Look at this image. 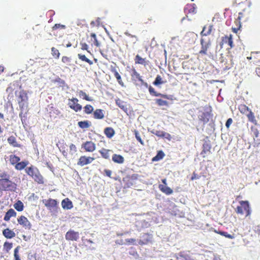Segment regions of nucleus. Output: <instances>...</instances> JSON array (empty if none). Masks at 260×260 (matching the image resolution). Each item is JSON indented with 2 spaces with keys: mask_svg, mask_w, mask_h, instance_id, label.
Returning <instances> with one entry per match:
<instances>
[{
  "mask_svg": "<svg viewBox=\"0 0 260 260\" xmlns=\"http://www.w3.org/2000/svg\"><path fill=\"white\" fill-rule=\"evenodd\" d=\"M15 95L20 110L19 116L23 123L27 118V114L29 110L28 93L26 90L21 89L15 91Z\"/></svg>",
  "mask_w": 260,
  "mask_h": 260,
  "instance_id": "obj_1",
  "label": "nucleus"
},
{
  "mask_svg": "<svg viewBox=\"0 0 260 260\" xmlns=\"http://www.w3.org/2000/svg\"><path fill=\"white\" fill-rule=\"evenodd\" d=\"M213 27V25L212 24L209 25L208 26V31L205 34L207 26H204L200 33L201 36L200 40L201 48L198 53L199 56L202 57L205 55H208L209 54V49L211 45V40L208 36L211 34Z\"/></svg>",
  "mask_w": 260,
  "mask_h": 260,
  "instance_id": "obj_2",
  "label": "nucleus"
},
{
  "mask_svg": "<svg viewBox=\"0 0 260 260\" xmlns=\"http://www.w3.org/2000/svg\"><path fill=\"white\" fill-rule=\"evenodd\" d=\"M25 172L35 182L40 184L44 183V178L39 170L33 166L26 168Z\"/></svg>",
  "mask_w": 260,
  "mask_h": 260,
  "instance_id": "obj_3",
  "label": "nucleus"
},
{
  "mask_svg": "<svg viewBox=\"0 0 260 260\" xmlns=\"http://www.w3.org/2000/svg\"><path fill=\"white\" fill-rule=\"evenodd\" d=\"M17 184L10 179H0V193L4 191L15 192L17 189Z\"/></svg>",
  "mask_w": 260,
  "mask_h": 260,
  "instance_id": "obj_4",
  "label": "nucleus"
},
{
  "mask_svg": "<svg viewBox=\"0 0 260 260\" xmlns=\"http://www.w3.org/2000/svg\"><path fill=\"white\" fill-rule=\"evenodd\" d=\"M79 100L76 98L69 99L68 105L69 107L74 111L77 112L82 110V106L78 103Z\"/></svg>",
  "mask_w": 260,
  "mask_h": 260,
  "instance_id": "obj_5",
  "label": "nucleus"
},
{
  "mask_svg": "<svg viewBox=\"0 0 260 260\" xmlns=\"http://www.w3.org/2000/svg\"><path fill=\"white\" fill-rule=\"evenodd\" d=\"M81 147L85 152H92L95 150L96 145L94 142L89 141L83 143Z\"/></svg>",
  "mask_w": 260,
  "mask_h": 260,
  "instance_id": "obj_6",
  "label": "nucleus"
},
{
  "mask_svg": "<svg viewBox=\"0 0 260 260\" xmlns=\"http://www.w3.org/2000/svg\"><path fill=\"white\" fill-rule=\"evenodd\" d=\"M94 159L95 158L92 157L82 155L79 158L77 162V165L82 167L91 163L94 160Z\"/></svg>",
  "mask_w": 260,
  "mask_h": 260,
  "instance_id": "obj_7",
  "label": "nucleus"
},
{
  "mask_svg": "<svg viewBox=\"0 0 260 260\" xmlns=\"http://www.w3.org/2000/svg\"><path fill=\"white\" fill-rule=\"evenodd\" d=\"M224 45H226L229 46L230 48L233 47L234 45L232 35H230L229 36H225L222 38L221 41L220 43L221 48H223V46Z\"/></svg>",
  "mask_w": 260,
  "mask_h": 260,
  "instance_id": "obj_8",
  "label": "nucleus"
},
{
  "mask_svg": "<svg viewBox=\"0 0 260 260\" xmlns=\"http://www.w3.org/2000/svg\"><path fill=\"white\" fill-rule=\"evenodd\" d=\"M184 11L186 17L188 18L189 15H193L196 13V5L194 4H187L184 9Z\"/></svg>",
  "mask_w": 260,
  "mask_h": 260,
  "instance_id": "obj_9",
  "label": "nucleus"
},
{
  "mask_svg": "<svg viewBox=\"0 0 260 260\" xmlns=\"http://www.w3.org/2000/svg\"><path fill=\"white\" fill-rule=\"evenodd\" d=\"M67 240L77 241L79 238V233L73 230H69L66 234Z\"/></svg>",
  "mask_w": 260,
  "mask_h": 260,
  "instance_id": "obj_10",
  "label": "nucleus"
},
{
  "mask_svg": "<svg viewBox=\"0 0 260 260\" xmlns=\"http://www.w3.org/2000/svg\"><path fill=\"white\" fill-rule=\"evenodd\" d=\"M251 134L253 137L255 143L258 145L260 144V139L258 138L259 133L257 128L255 126L251 127Z\"/></svg>",
  "mask_w": 260,
  "mask_h": 260,
  "instance_id": "obj_11",
  "label": "nucleus"
},
{
  "mask_svg": "<svg viewBox=\"0 0 260 260\" xmlns=\"http://www.w3.org/2000/svg\"><path fill=\"white\" fill-rule=\"evenodd\" d=\"M134 60L136 64H142L144 67L148 66L150 63L149 60L146 58H142L138 54L136 55Z\"/></svg>",
  "mask_w": 260,
  "mask_h": 260,
  "instance_id": "obj_12",
  "label": "nucleus"
},
{
  "mask_svg": "<svg viewBox=\"0 0 260 260\" xmlns=\"http://www.w3.org/2000/svg\"><path fill=\"white\" fill-rule=\"evenodd\" d=\"M124 34L126 36L131 38V40H128L125 41V43H126L125 45H126V47L127 48H128V46H129L128 44L135 45L136 43V42L138 41V37L135 35H133L129 34L127 31L125 32Z\"/></svg>",
  "mask_w": 260,
  "mask_h": 260,
  "instance_id": "obj_13",
  "label": "nucleus"
},
{
  "mask_svg": "<svg viewBox=\"0 0 260 260\" xmlns=\"http://www.w3.org/2000/svg\"><path fill=\"white\" fill-rule=\"evenodd\" d=\"M43 202L45 206L48 207L49 209L56 208L57 206V201L52 199L44 200H43Z\"/></svg>",
  "mask_w": 260,
  "mask_h": 260,
  "instance_id": "obj_14",
  "label": "nucleus"
},
{
  "mask_svg": "<svg viewBox=\"0 0 260 260\" xmlns=\"http://www.w3.org/2000/svg\"><path fill=\"white\" fill-rule=\"evenodd\" d=\"M240 205L237 207V211H249V204L247 201H241Z\"/></svg>",
  "mask_w": 260,
  "mask_h": 260,
  "instance_id": "obj_15",
  "label": "nucleus"
},
{
  "mask_svg": "<svg viewBox=\"0 0 260 260\" xmlns=\"http://www.w3.org/2000/svg\"><path fill=\"white\" fill-rule=\"evenodd\" d=\"M111 72L114 74V77L116 78L117 81L119 85H120L122 87L125 86L122 80L121 77L120 75L118 73L115 68H112L111 69Z\"/></svg>",
  "mask_w": 260,
  "mask_h": 260,
  "instance_id": "obj_16",
  "label": "nucleus"
},
{
  "mask_svg": "<svg viewBox=\"0 0 260 260\" xmlns=\"http://www.w3.org/2000/svg\"><path fill=\"white\" fill-rule=\"evenodd\" d=\"M244 17V14L242 12H239L238 14V17L235 20V22L236 23V25L237 26V28H232V30L234 32L237 33L238 30L240 29L241 27V20Z\"/></svg>",
  "mask_w": 260,
  "mask_h": 260,
  "instance_id": "obj_17",
  "label": "nucleus"
},
{
  "mask_svg": "<svg viewBox=\"0 0 260 260\" xmlns=\"http://www.w3.org/2000/svg\"><path fill=\"white\" fill-rule=\"evenodd\" d=\"M8 143L13 147H21L22 145L17 142L15 137L11 136L7 139Z\"/></svg>",
  "mask_w": 260,
  "mask_h": 260,
  "instance_id": "obj_18",
  "label": "nucleus"
},
{
  "mask_svg": "<svg viewBox=\"0 0 260 260\" xmlns=\"http://www.w3.org/2000/svg\"><path fill=\"white\" fill-rule=\"evenodd\" d=\"M93 116L96 119H102L104 118V111L101 109H96L93 111Z\"/></svg>",
  "mask_w": 260,
  "mask_h": 260,
  "instance_id": "obj_19",
  "label": "nucleus"
},
{
  "mask_svg": "<svg viewBox=\"0 0 260 260\" xmlns=\"http://www.w3.org/2000/svg\"><path fill=\"white\" fill-rule=\"evenodd\" d=\"M61 206L63 209L70 210L73 207V203L69 198H66L62 201Z\"/></svg>",
  "mask_w": 260,
  "mask_h": 260,
  "instance_id": "obj_20",
  "label": "nucleus"
},
{
  "mask_svg": "<svg viewBox=\"0 0 260 260\" xmlns=\"http://www.w3.org/2000/svg\"><path fill=\"white\" fill-rule=\"evenodd\" d=\"M148 90L150 94L152 96H160L164 99H169L168 96L167 95L157 92L155 90L154 88L151 86H149Z\"/></svg>",
  "mask_w": 260,
  "mask_h": 260,
  "instance_id": "obj_21",
  "label": "nucleus"
},
{
  "mask_svg": "<svg viewBox=\"0 0 260 260\" xmlns=\"http://www.w3.org/2000/svg\"><path fill=\"white\" fill-rule=\"evenodd\" d=\"M89 43L91 44V46H95L96 47H99L100 46V43L97 39L96 34L94 33H91L90 34Z\"/></svg>",
  "mask_w": 260,
  "mask_h": 260,
  "instance_id": "obj_22",
  "label": "nucleus"
},
{
  "mask_svg": "<svg viewBox=\"0 0 260 260\" xmlns=\"http://www.w3.org/2000/svg\"><path fill=\"white\" fill-rule=\"evenodd\" d=\"M158 188L161 192L167 195L171 194L173 192V190L170 187L164 185L159 184Z\"/></svg>",
  "mask_w": 260,
  "mask_h": 260,
  "instance_id": "obj_23",
  "label": "nucleus"
},
{
  "mask_svg": "<svg viewBox=\"0 0 260 260\" xmlns=\"http://www.w3.org/2000/svg\"><path fill=\"white\" fill-rule=\"evenodd\" d=\"M210 114L208 112H203L199 116V120L204 124L207 123L209 121Z\"/></svg>",
  "mask_w": 260,
  "mask_h": 260,
  "instance_id": "obj_24",
  "label": "nucleus"
},
{
  "mask_svg": "<svg viewBox=\"0 0 260 260\" xmlns=\"http://www.w3.org/2000/svg\"><path fill=\"white\" fill-rule=\"evenodd\" d=\"M104 134L108 138L111 139L114 136L115 133L112 127H107L104 129Z\"/></svg>",
  "mask_w": 260,
  "mask_h": 260,
  "instance_id": "obj_25",
  "label": "nucleus"
},
{
  "mask_svg": "<svg viewBox=\"0 0 260 260\" xmlns=\"http://www.w3.org/2000/svg\"><path fill=\"white\" fill-rule=\"evenodd\" d=\"M211 147L210 144L205 142L203 145V150L201 152V154L203 155V157H205V154L210 153Z\"/></svg>",
  "mask_w": 260,
  "mask_h": 260,
  "instance_id": "obj_26",
  "label": "nucleus"
},
{
  "mask_svg": "<svg viewBox=\"0 0 260 260\" xmlns=\"http://www.w3.org/2000/svg\"><path fill=\"white\" fill-rule=\"evenodd\" d=\"M131 77L132 80L135 82L137 80L141 82L142 80V77L140 76V74L134 69L132 70Z\"/></svg>",
  "mask_w": 260,
  "mask_h": 260,
  "instance_id": "obj_27",
  "label": "nucleus"
},
{
  "mask_svg": "<svg viewBox=\"0 0 260 260\" xmlns=\"http://www.w3.org/2000/svg\"><path fill=\"white\" fill-rule=\"evenodd\" d=\"M3 234L6 238L9 239L12 238L15 236V233L9 229L4 230L3 232Z\"/></svg>",
  "mask_w": 260,
  "mask_h": 260,
  "instance_id": "obj_28",
  "label": "nucleus"
},
{
  "mask_svg": "<svg viewBox=\"0 0 260 260\" xmlns=\"http://www.w3.org/2000/svg\"><path fill=\"white\" fill-rule=\"evenodd\" d=\"M20 160V157L15 155L11 154L10 155L9 161L10 164L13 166H15L16 164H17Z\"/></svg>",
  "mask_w": 260,
  "mask_h": 260,
  "instance_id": "obj_29",
  "label": "nucleus"
},
{
  "mask_svg": "<svg viewBox=\"0 0 260 260\" xmlns=\"http://www.w3.org/2000/svg\"><path fill=\"white\" fill-rule=\"evenodd\" d=\"M28 164V161H22L18 162L17 164H16L15 168L17 170H22L24 169Z\"/></svg>",
  "mask_w": 260,
  "mask_h": 260,
  "instance_id": "obj_30",
  "label": "nucleus"
},
{
  "mask_svg": "<svg viewBox=\"0 0 260 260\" xmlns=\"http://www.w3.org/2000/svg\"><path fill=\"white\" fill-rule=\"evenodd\" d=\"M78 94L80 98H82L83 100L87 101L92 102L93 100L91 97H90L83 90H80L78 92Z\"/></svg>",
  "mask_w": 260,
  "mask_h": 260,
  "instance_id": "obj_31",
  "label": "nucleus"
},
{
  "mask_svg": "<svg viewBox=\"0 0 260 260\" xmlns=\"http://www.w3.org/2000/svg\"><path fill=\"white\" fill-rule=\"evenodd\" d=\"M112 160L118 164H122L124 162V158L121 155L114 154L112 156Z\"/></svg>",
  "mask_w": 260,
  "mask_h": 260,
  "instance_id": "obj_32",
  "label": "nucleus"
},
{
  "mask_svg": "<svg viewBox=\"0 0 260 260\" xmlns=\"http://www.w3.org/2000/svg\"><path fill=\"white\" fill-rule=\"evenodd\" d=\"M247 117L248 118V120L254 124L255 125L257 124V120L255 119V116L254 113L252 112V111L250 110V111L247 113V114L246 115Z\"/></svg>",
  "mask_w": 260,
  "mask_h": 260,
  "instance_id": "obj_33",
  "label": "nucleus"
},
{
  "mask_svg": "<svg viewBox=\"0 0 260 260\" xmlns=\"http://www.w3.org/2000/svg\"><path fill=\"white\" fill-rule=\"evenodd\" d=\"M77 56H78V58L80 60H81L82 61H84L85 62H87L90 66L93 64V61H91V60H90L89 59H88V58H87L85 55L81 54V53H79V54H78Z\"/></svg>",
  "mask_w": 260,
  "mask_h": 260,
  "instance_id": "obj_34",
  "label": "nucleus"
},
{
  "mask_svg": "<svg viewBox=\"0 0 260 260\" xmlns=\"http://www.w3.org/2000/svg\"><path fill=\"white\" fill-rule=\"evenodd\" d=\"M111 151L110 150L102 148L99 150V152L101 154L102 156L105 159H109L110 157L109 152Z\"/></svg>",
  "mask_w": 260,
  "mask_h": 260,
  "instance_id": "obj_35",
  "label": "nucleus"
},
{
  "mask_svg": "<svg viewBox=\"0 0 260 260\" xmlns=\"http://www.w3.org/2000/svg\"><path fill=\"white\" fill-rule=\"evenodd\" d=\"M239 110L242 114H245V115H246L250 110V109L247 106H246L245 105L242 104L239 106Z\"/></svg>",
  "mask_w": 260,
  "mask_h": 260,
  "instance_id": "obj_36",
  "label": "nucleus"
},
{
  "mask_svg": "<svg viewBox=\"0 0 260 260\" xmlns=\"http://www.w3.org/2000/svg\"><path fill=\"white\" fill-rule=\"evenodd\" d=\"M14 207L17 211H22L23 210V204L21 201L18 200L14 204Z\"/></svg>",
  "mask_w": 260,
  "mask_h": 260,
  "instance_id": "obj_37",
  "label": "nucleus"
},
{
  "mask_svg": "<svg viewBox=\"0 0 260 260\" xmlns=\"http://www.w3.org/2000/svg\"><path fill=\"white\" fill-rule=\"evenodd\" d=\"M155 103L159 106H169V102L161 99H157L155 100Z\"/></svg>",
  "mask_w": 260,
  "mask_h": 260,
  "instance_id": "obj_38",
  "label": "nucleus"
},
{
  "mask_svg": "<svg viewBox=\"0 0 260 260\" xmlns=\"http://www.w3.org/2000/svg\"><path fill=\"white\" fill-rule=\"evenodd\" d=\"M84 112L86 114H90L93 113V107L89 104L85 105L84 108Z\"/></svg>",
  "mask_w": 260,
  "mask_h": 260,
  "instance_id": "obj_39",
  "label": "nucleus"
},
{
  "mask_svg": "<svg viewBox=\"0 0 260 260\" xmlns=\"http://www.w3.org/2000/svg\"><path fill=\"white\" fill-rule=\"evenodd\" d=\"M78 125L81 128H87L90 126V122L87 120L79 121Z\"/></svg>",
  "mask_w": 260,
  "mask_h": 260,
  "instance_id": "obj_40",
  "label": "nucleus"
},
{
  "mask_svg": "<svg viewBox=\"0 0 260 260\" xmlns=\"http://www.w3.org/2000/svg\"><path fill=\"white\" fill-rule=\"evenodd\" d=\"M116 105L124 111L127 110L126 106L125 105L124 102L122 101L117 99L116 100Z\"/></svg>",
  "mask_w": 260,
  "mask_h": 260,
  "instance_id": "obj_41",
  "label": "nucleus"
},
{
  "mask_svg": "<svg viewBox=\"0 0 260 260\" xmlns=\"http://www.w3.org/2000/svg\"><path fill=\"white\" fill-rule=\"evenodd\" d=\"M164 83L165 82L162 81L161 76L160 75H157L154 81L153 82V84L155 86H158Z\"/></svg>",
  "mask_w": 260,
  "mask_h": 260,
  "instance_id": "obj_42",
  "label": "nucleus"
},
{
  "mask_svg": "<svg viewBox=\"0 0 260 260\" xmlns=\"http://www.w3.org/2000/svg\"><path fill=\"white\" fill-rule=\"evenodd\" d=\"M51 54L52 55L56 58H59L60 56V53L58 49L55 47L51 48Z\"/></svg>",
  "mask_w": 260,
  "mask_h": 260,
  "instance_id": "obj_43",
  "label": "nucleus"
},
{
  "mask_svg": "<svg viewBox=\"0 0 260 260\" xmlns=\"http://www.w3.org/2000/svg\"><path fill=\"white\" fill-rule=\"evenodd\" d=\"M165 156V154L162 151H159L158 152L156 155L153 157V160H159L161 159Z\"/></svg>",
  "mask_w": 260,
  "mask_h": 260,
  "instance_id": "obj_44",
  "label": "nucleus"
},
{
  "mask_svg": "<svg viewBox=\"0 0 260 260\" xmlns=\"http://www.w3.org/2000/svg\"><path fill=\"white\" fill-rule=\"evenodd\" d=\"M214 232L216 233L219 234L220 235H222V236L225 237L226 238H228L229 239H232L234 238V236L229 234L225 232H220V231L217 232L216 230H214Z\"/></svg>",
  "mask_w": 260,
  "mask_h": 260,
  "instance_id": "obj_45",
  "label": "nucleus"
},
{
  "mask_svg": "<svg viewBox=\"0 0 260 260\" xmlns=\"http://www.w3.org/2000/svg\"><path fill=\"white\" fill-rule=\"evenodd\" d=\"M54 82L57 83L58 85L62 87L66 86L65 81L59 77L56 78L55 79Z\"/></svg>",
  "mask_w": 260,
  "mask_h": 260,
  "instance_id": "obj_46",
  "label": "nucleus"
},
{
  "mask_svg": "<svg viewBox=\"0 0 260 260\" xmlns=\"http://www.w3.org/2000/svg\"><path fill=\"white\" fill-rule=\"evenodd\" d=\"M70 153L71 155L74 154L77 151V147L75 145L71 144L69 146Z\"/></svg>",
  "mask_w": 260,
  "mask_h": 260,
  "instance_id": "obj_47",
  "label": "nucleus"
},
{
  "mask_svg": "<svg viewBox=\"0 0 260 260\" xmlns=\"http://www.w3.org/2000/svg\"><path fill=\"white\" fill-rule=\"evenodd\" d=\"M18 222L20 224H23L25 226H26L27 224L28 223L27 218L24 216H21L18 219Z\"/></svg>",
  "mask_w": 260,
  "mask_h": 260,
  "instance_id": "obj_48",
  "label": "nucleus"
},
{
  "mask_svg": "<svg viewBox=\"0 0 260 260\" xmlns=\"http://www.w3.org/2000/svg\"><path fill=\"white\" fill-rule=\"evenodd\" d=\"M134 134L135 135V137H136V139L141 143V145H144V143L143 141L142 140L138 131L135 130L134 131Z\"/></svg>",
  "mask_w": 260,
  "mask_h": 260,
  "instance_id": "obj_49",
  "label": "nucleus"
},
{
  "mask_svg": "<svg viewBox=\"0 0 260 260\" xmlns=\"http://www.w3.org/2000/svg\"><path fill=\"white\" fill-rule=\"evenodd\" d=\"M61 61L62 62L71 66V58L69 57L64 56L62 57Z\"/></svg>",
  "mask_w": 260,
  "mask_h": 260,
  "instance_id": "obj_50",
  "label": "nucleus"
},
{
  "mask_svg": "<svg viewBox=\"0 0 260 260\" xmlns=\"http://www.w3.org/2000/svg\"><path fill=\"white\" fill-rule=\"evenodd\" d=\"M80 46H81V49L82 50H86L88 53H90V51L88 50V45L85 43V42H81L80 43Z\"/></svg>",
  "mask_w": 260,
  "mask_h": 260,
  "instance_id": "obj_51",
  "label": "nucleus"
},
{
  "mask_svg": "<svg viewBox=\"0 0 260 260\" xmlns=\"http://www.w3.org/2000/svg\"><path fill=\"white\" fill-rule=\"evenodd\" d=\"M66 26L64 25L60 24H55L53 27H52V30H55L58 29H65Z\"/></svg>",
  "mask_w": 260,
  "mask_h": 260,
  "instance_id": "obj_52",
  "label": "nucleus"
},
{
  "mask_svg": "<svg viewBox=\"0 0 260 260\" xmlns=\"http://www.w3.org/2000/svg\"><path fill=\"white\" fill-rule=\"evenodd\" d=\"M0 179H10V175L6 172H0Z\"/></svg>",
  "mask_w": 260,
  "mask_h": 260,
  "instance_id": "obj_53",
  "label": "nucleus"
},
{
  "mask_svg": "<svg viewBox=\"0 0 260 260\" xmlns=\"http://www.w3.org/2000/svg\"><path fill=\"white\" fill-rule=\"evenodd\" d=\"M16 212H6V214L4 217V220L6 221H8L11 216H15Z\"/></svg>",
  "mask_w": 260,
  "mask_h": 260,
  "instance_id": "obj_54",
  "label": "nucleus"
},
{
  "mask_svg": "<svg viewBox=\"0 0 260 260\" xmlns=\"http://www.w3.org/2000/svg\"><path fill=\"white\" fill-rule=\"evenodd\" d=\"M19 248H20V247L17 246L14 250L15 260H21L20 258H19V256L18 254Z\"/></svg>",
  "mask_w": 260,
  "mask_h": 260,
  "instance_id": "obj_55",
  "label": "nucleus"
},
{
  "mask_svg": "<svg viewBox=\"0 0 260 260\" xmlns=\"http://www.w3.org/2000/svg\"><path fill=\"white\" fill-rule=\"evenodd\" d=\"M60 151L61 152L62 155L67 157L68 155V153L67 152V151L66 150V146H63L62 147H61V148L60 149Z\"/></svg>",
  "mask_w": 260,
  "mask_h": 260,
  "instance_id": "obj_56",
  "label": "nucleus"
},
{
  "mask_svg": "<svg viewBox=\"0 0 260 260\" xmlns=\"http://www.w3.org/2000/svg\"><path fill=\"white\" fill-rule=\"evenodd\" d=\"M165 132L161 131H156L154 133V135L159 137H163Z\"/></svg>",
  "mask_w": 260,
  "mask_h": 260,
  "instance_id": "obj_57",
  "label": "nucleus"
},
{
  "mask_svg": "<svg viewBox=\"0 0 260 260\" xmlns=\"http://www.w3.org/2000/svg\"><path fill=\"white\" fill-rule=\"evenodd\" d=\"M233 122V119L231 118H229L226 123H225V126L226 127L229 128L231 125V124Z\"/></svg>",
  "mask_w": 260,
  "mask_h": 260,
  "instance_id": "obj_58",
  "label": "nucleus"
},
{
  "mask_svg": "<svg viewBox=\"0 0 260 260\" xmlns=\"http://www.w3.org/2000/svg\"><path fill=\"white\" fill-rule=\"evenodd\" d=\"M104 173L108 177H111L112 171L111 170L105 169L104 170Z\"/></svg>",
  "mask_w": 260,
  "mask_h": 260,
  "instance_id": "obj_59",
  "label": "nucleus"
},
{
  "mask_svg": "<svg viewBox=\"0 0 260 260\" xmlns=\"http://www.w3.org/2000/svg\"><path fill=\"white\" fill-rule=\"evenodd\" d=\"M162 138H165L168 140H171L172 137L170 134L165 132Z\"/></svg>",
  "mask_w": 260,
  "mask_h": 260,
  "instance_id": "obj_60",
  "label": "nucleus"
},
{
  "mask_svg": "<svg viewBox=\"0 0 260 260\" xmlns=\"http://www.w3.org/2000/svg\"><path fill=\"white\" fill-rule=\"evenodd\" d=\"M199 178H200V176L197 174H196L195 172H193L192 174V175L191 177V180H193L198 179Z\"/></svg>",
  "mask_w": 260,
  "mask_h": 260,
  "instance_id": "obj_61",
  "label": "nucleus"
},
{
  "mask_svg": "<svg viewBox=\"0 0 260 260\" xmlns=\"http://www.w3.org/2000/svg\"><path fill=\"white\" fill-rule=\"evenodd\" d=\"M138 178L137 174H133L131 176H127L125 178L126 179H136Z\"/></svg>",
  "mask_w": 260,
  "mask_h": 260,
  "instance_id": "obj_62",
  "label": "nucleus"
},
{
  "mask_svg": "<svg viewBox=\"0 0 260 260\" xmlns=\"http://www.w3.org/2000/svg\"><path fill=\"white\" fill-rule=\"evenodd\" d=\"M4 246L6 247L7 250H10L12 247V244L8 243H5Z\"/></svg>",
  "mask_w": 260,
  "mask_h": 260,
  "instance_id": "obj_63",
  "label": "nucleus"
},
{
  "mask_svg": "<svg viewBox=\"0 0 260 260\" xmlns=\"http://www.w3.org/2000/svg\"><path fill=\"white\" fill-rule=\"evenodd\" d=\"M254 231L259 235H260V225H257L255 227Z\"/></svg>",
  "mask_w": 260,
  "mask_h": 260,
  "instance_id": "obj_64",
  "label": "nucleus"
}]
</instances>
